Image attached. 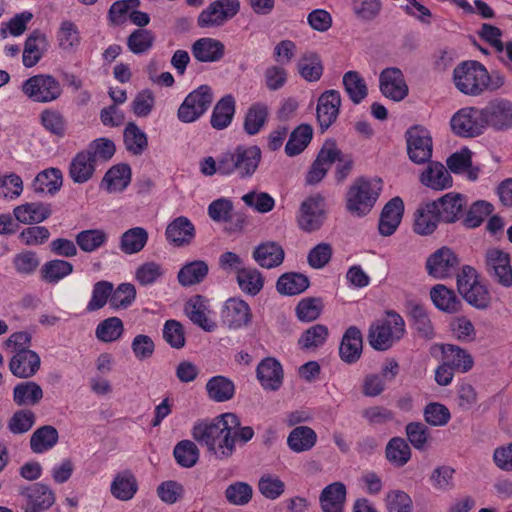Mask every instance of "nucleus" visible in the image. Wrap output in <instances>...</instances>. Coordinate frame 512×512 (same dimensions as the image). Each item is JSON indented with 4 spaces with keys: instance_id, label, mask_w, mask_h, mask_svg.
<instances>
[{
    "instance_id": "obj_1",
    "label": "nucleus",
    "mask_w": 512,
    "mask_h": 512,
    "mask_svg": "<svg viewBox=\"0 0 512 512\" xmlns=\"http://www.w3.org/2000/svg\"><path fill=\"white\" fill-rule=\"evenodd\" d=\"M240 425L239 417L234 413L218 415L211 421H198L192 428V437L215 459L223 461L235 452L234 430Z\"/></svg>"
},
{
    "instance_id": "obj_2",
    "label": "nucleus",
    "mask_w": 512,
    "mask_h": 512,
    "mask_svg": "<svg viewBox=\"0 0 512 512\" xmlns=\"http://www.w3.org/2000/svg\"><path fill=\"white\" fill-rule=\"evenodd\" d=\"M453 83L461 93L476 97L500 89L505 77L498 71L489 73L478 61H463L453 70Z\"/></svg>"
},
{
    "instance_id": "obj_3",
    "label": "nucleus",
    "mask_w": 512,
    "mask_h": 512,
    "mask_svg": "<svg viewBox=\"0 0 512 512\" xmlns=\"http://www.w3.org/2000/svg\"><path fill=\"white\" fill-rule=\"evenodd\" d=\"M262 159V151L257 145H238L233 150L220 155V175H236L240 179L251 178Z\"/></svg>"
},
{
    "instance_id": "obj_4",
    "label": "nucleus",
    "mask_w": 512,
    "mask_h": 512,
    "mask_svg": "<svg viewBox=\"0 0 512 512\" xmlns=\"http://www.w3.org/2000/svg\"><path fill=\"white\" fill-rule=\"evenodd\" d=\"M381 189L382 181L379 178L359 177L355 179L346 195L347 210L353 215H366L375 205Z\"/></svg>"
},
{
    "instance_id": "obj_5",
    "label": "nucleus",
    "mask_w": 512,
    "mask_h": 512,
    "mask_svg": "<svg viewBox=\"0 0 512 512\" xmlns=\"http://www.w3.org/2000/svg\"><path fill=\"white\" fill-rule=\"evenodd\" d=\"M405 334L403 317L393 310L386 312V317L371 325L368 334L369 344L378 351H386Z\"/></svg>"
},
{
    "instance_id": "obj_6",
    "label": "nucleus",
    "mask_w": 512,
    "mask_h": 512,
    "mask_svg": "<svg viewBox=\"0 0 512 512\" xmlns=\"http://www.w3.org/2000/svg\"><path fill=\"white\" fill-rule=\"evenodd\" d=\"M23 94L32 102L50 103L62 95L60 82L49 74L34 75L22 83Z\"/></svg>"
},
{
    "instance_id": "obj_7",
    "label": "nucleus",
    "mask_w": 512,
    "mask_h": 512,
    "mask_svg": "<svg viewBox=\"0 0 512 512\" xmlns=\"http://www.w3.org/2000/svg\"><path fill=\"white\" fill-rule=\"evenodd\" d=\"M212 102L213 92L211 87L201 85L186 96L178 109V119L183 123H192L209 109Z\"/></svg>"
},
{
    "instance_id": "obj_8",
    "label": "nucleus",
    "mask_w": 512,
    "mask_h": 512,
    "mask_svg": "<svg viewBox=\"0 0 512 512\" xmlns=\"http://www.w3.org/2000/svg\"><path fill=\"white\" fill-rule=\"evenodd\" d=\"M484 269L487 275L499 285L512 287L510 256L499 248H489L484 254Z\"/></svg>"
},
{
    "instance_id": "obj_9",
    "label": "nucleus",
    "mask_w": 512,
    "mask_h": 512,
    "mask_svg": "<svg viewBox=\"0 0 512 512\" xmlns=\"http://www.w3.org/2000/svg\"><path fill=\"white\" fill-rule=\"evenodd\" d=\"M24 512H45L55 503V493L43 483H33L18 487Z\"/></svg>"
},
{
    "instance_id": "obj_10",
    "label": "nucleus",
    "mask_w": 512,
    "mask_h": 512,
    "mask_svg": "<svg viewBox=\"0 0 512 512\" xmlns=\"http://www.w3.org/2000/svg\"><path fill=\"white\" fill-rule=\"evenodd\" d=\"M452 131L460 137H476L486 127L483 109L466 107L456 112L450 121Z\"/></svg>"
},
{
    "instance_id": "obj_11",
    "label": "nucleus",
    "mask_w": 512,
    "mask_h": 512,
    "mask_svg": "<svg viewBox=\"0 0 512 512\" xmlns=\"http://www.w3.org/2000/svg\"><path fill=\"white\" fill-rule=\"evenodd\" d=\"M407 153L409 159L415 164L429 162L432 157V137L423 126L415 125L406 133Z\"/></svg>"
},
{
    "instance_id": "obj_12",
    "label": "nucleus",
    "mask_w": 512,
    "mask_h": 512,
    "mask_svg": "<svg viewBox=\"0 0 512 512\" xmlns=\"http://www.w3.org/2000/svg\"><path fill=\"white\" fill-rule=\"evenodd\" d=\"M240 8L238 0H216L198 16V26L208 28L220 26L235 16Z\"/></svg>"
},
{
    "instance_id": "obj_13",
    "label": "nucleus",
    "mask_w": 512,
    "mask_h": 512,
    "mask_svg": "<svg viewBox=\"0 0 512 512\" xmlns=\"http://www.w3.org/2000/svg\"><path fill=\"white\" fill-rule=\"evenodd\" d=\"M460 260L448 247H442L426 260L427 273L436 279H445L456 274Z\"/></svg>"
},
{
    "instance_id": "obj_14",
    "label": "nucleus",
    "mask_w": 512,
    "mask_h": 512,
    "mask_svg": "<svg viewBox=\"0 0 512 512\" xmlns=\"http://www.w3.org/2000/svg\"><path fill=\"white\" fill-rule=\"evenodd\" d=\"M324 198L317 194L307 198L300 207L298 224L306 232L318 230L325 219Z\"/></svg>"
},
{
    "instance_id": "obj_15",
    "label": "nucleus",
    "mask_w": 512,
    "mask_h": 512,
    "mask_svg": "<svg viewBox=\"0 0 512 512\" xmlns=\"http://www.w3.org/2000/svg\"><path fill=\"white\" fill-rule=\"evenodd\" d=\"M341 107L340 92L324 91L317 100L316 117L321 132H325L337 119Z\"/></svg>"
},
{
    "instance_id": "obj_16",
    "label": "nucleus",
    "mask_w": 512,
    "mask_h": 512,
    "mask_svg": "<svg viewBox=\"0 0 512 512\" xmlns=\"http://www.w3.org/2000/svg\"><path fill=\"white\" fill-rule=\"evenodd\" d=\"M486 126L496 131H506L512 128V101L498 98L490 101L483 108Z\"/></svg>"
},
{
    "instance_id": "obj_17",
    "label": "nucleus",
    "mask_w": 512,
    "mask_h": 512,
    "mask_svg": "<svg viewBox=\"0 0 512 512\" xmlns=\"http://www.w3.org/2000/svg\"><path fill=\"white\" fill-rule=\"evenodd\" d=\"M337 156L338 148L335 141H326L306 175V183L310 185L319 183L325 177L332 164L336 162Z\"/></svg>"
},
{
    "instance_id": "obj_18",
    "label": "nucleus",
    "mask_w": 512,
    "mask_h": 512,
    "mask_svg": "<svg viewBox=\"0 0 512 512\" xmlns=\"http://www.w3.org/2000/svg\"><path fill=\"white\" fill-rule=\"evenodd\" d=\"M380 91L393 101H401L408 95V86L403 73L396 67L384 69L379 76Z\"/></svg>"
},
{
    "instance_id": "obj_19",
    "label": "nucleus",
    "mask_w": 512,
    "mask_h": 512,
    "mask_svg": "<svg viewBox=\"0 0 512 512\" xmlns=\"http://www.w3.org/2000/svg\"><path fill=\"white\" fill-rule=\"evenodd\" d=\"M256 376L265 390L277 391L282 386L284 372L277 359L267 357L258 364Z\"/></svg>"
},
{
    "instance_id": "obj_20",
    "label": "nucleus",
    "mask_w": 512,
    "mask_h": 512,
    "mask_svg": "<svg viewBox=\"0 0 512 512\" xmlns=\"http://www.w3.org/2000/svg\"><path fill=\"white\" fill-rule=\"evenodd\" d=\"M223 321L232 329H238L250 324L251 309L247 302L240 298H229L222 311Z\"/></svg>"
},
{
    "instance_id": "obj_21",
    "label": "nucleus",
    "mask_w": 512,
    "mask_h": 512,
    "mask_svg": "<svg viewBox=\"0 0 512 512\" xmlns=\"http://www.w3.org/2000/svg\"><path fill=\"white\" fill-rule=\"evenodd\" d=\"M195 234L194 224L185 216H179L172 220L165 230L166 240L176 247L191 244Z\"/></svg>"
},
{
    "instance_id": "obj_22",
    "label": "nucleus",
    "mask_w": 512,
    "mask_h": 512,
    "mask_svg": "<svg viewBox=\"0 0 512 512\" xmlns=\"http://www.w3.org/2000/svg\"><path fill=\"white\" fill-rule=\"evenodd\" d=\"M436 204L438 217L445 223H453L463 215V209L466 205V200L463 195L459 193H447L439 199L432 201Z\"/></svg>"
},
{
    "instance_id": "obj_23",
    "label": "nucleus",
    "mask_w": 512,
    "mask_h": 512,
    "mask_svg": "<svg viewBox=\"0 0 512 512\" xmlns=\"http://www.w3.org/2000/svg\"><path fill=\"white\" fill-rule=\"evenodd\" d=\"M40 357L32 350L17 351L11 358L9 369L11 373L18 378H30L36 374L40 368Z\"/></svg>"
},
{
    "instance_id": "obj_24",
    "label": "nucleus",
    "mask_w": 512,
    "mask_h": 512,
    "mask_svg": "<svg viewBox=\"0 0 512 512\" xmlns=\"http://www.w3.org/2000/svg\"><path fill=\"white\" fill-rule=\"evenodd\" d=\"M252 258L262 268L273 269L280 266L285 258L284 249L274 241L257 245L252 252Z\"/></svg>"
},
{
    "instance_id": "obj_25",
    "label": "nucleus",
    "mask_w": 512,
    "mask_h": 512,
    "mask_svg": "<svg viewBox=\"0 0 512 512\" xmlns=\"http://www.w3.org/2000/svg\"><path fill=\"white\" fill-rule=\"evenodd\" d=\"M404 212V203L400 197H394L384 206L378 229L381 235L390 236L398 228Z\"/></svg>"
},
{
    "instance_id": "obj_26",
    "label": "nucleus",
    "mask_w": 512,
    "mask_h": 512,
    "mask_svg": "<svg viewBox=\"0 0 512 512\" xmlns=\"http://www.w3.org/2000/svg\"><path fill=\"white\" fill-rule=\"evenodd\" d=\"M192 55L199 62L211 63L221 60L225 53L224 44L213 38H200L191 47Z\"/></svg>"
},
{
    "instance_id": "obj_27",
    "label": "nucleus",
    "mask_w": 512,
    "mask_h": 512,
    "mask_svg": "<svg viewBox=\"0 0 512 512\" xmlns=\"http://www.w3.org/2000/svg\"><path fill=\"white\" fill-rule=\"evenodd\" d=\"M13 214L20 223L31 225L39 224L48 219L52 210L50 204L31 202L15 207Z\"/></svg>"
},
{
    "instance_id": "obj_28",
    "label": "nucleus",
    "mask_w": 512,
    "mask_h": 512,
    "mask_svg": "<svg viewBox=\"0 0 512 512\" xmlns=\"http://www.w3.org/2000/svg\"><path fill=\"white\" fill-rule=\"evenodd\" d=\"M95 166V159L89 155V152L82 150L71 160L69 165V176L74 183H86L93 177Z\"/></svg>"
},
{
    "instance_id": "obj_29",
    "label": "nucleus",
    "mask_w": 512,
    "mask_h": 512,
    "mask_svg": "<svg viewBox=\"0 0 512 512\" xmlns=\"http://www.w3.org/2000/svg\"><path fill=\"white\" fill-rule=\"evenodd\" d=\"M420 182L433 190L440 191L451 187L452 177L442 163L429 162L420 175Z\"/></svg>"
},
{
    "instance_id": "obj_30",
    "label": "nucleus",
    "mask_w": 512,
    "mask_h": 512,
    "mask_svg": "<svg viewBox=\"0 0 512 512\" xmlns=\"http://www.w3.org/2000/svg\"><path fill=\"white\" fill-rule=\"evenodd\" d=\"M48 48V40L39 30L33 31L26 39L23 50V65L27 68L35 66Z\"/></svg>"
},
{
    "instance_id": "obj_31",
    "label": "nucleus",
    "mask_w": 512,
    "mask_h": 512,
    "mask_svg": "<svg viewBox=\"0 0 512 512\" xmlns=\"http://www.w3.org/2000/svg\"><path fill=\"white\" fill-rule=\"evenodd\" d=\"M362 352V335L360 330L355 327L351 326L349 327L342 338L340 347H339V354L341 359L348 363H354L356 362Z\"/></svg>"
},
{
    "instance_id": "obj_32",
    "label": "nucleus",
    "mask_w": 512,
    "mask_h": 512,
    "mask_svg": "<svg viewBox=\"0 0 512 512\" xmlns=\"http://www.w3.org/2000/svg\"><path fill=\"white\" fill-rule=\"evenodd\" d=\"M437 211L432 201L420 206L415 212L414 231L419 235L432 234L441 221Z\"/></svg>"
},
{
    "instance_id": "obj_33",
    "label": "nucleus",
    "mask_w": 512,
    "mask_h": 512,
    "mask_svg": "<svg viewBox=\"0 0 512 512\" xmlns=\"http://www.w3.org/2000/svg\"><path fill=\"white\" fill-rule=\"evenodd\" d=\"M207 300L201 295H195L185 304V313L189 319L207 332L216 328V324L206 316Z\"/></svg>"
},
{
    "instance_id": "obj_34",
    "label": "nucleus",
    "mask_w": 512,
    "mask_h": 512,
    "mask_svg": "<svg viewBox=\"0 0 512 512\" xmlns=\"http://www.w3.org/2000/svg\"><path fill=\"white\" fill-rule=\"evenodd\" d=\"M346 497V487L341 482H334L326 486L320 495V504L323 512H343Z\"/></svg>"
},
{
    "instance_id": "obj_35",
    "label": "nucleus",
    "mask_w": 512,
    "mask_h": 512,
    "mask_svg": "<svg viewBox=\"0 0 512 512\" xmlns=\"http://www.w3.org/2000/svg\"><path fill=\"white\" fill-rule=\"evenodd\" d=\"M130 181V166L128 164H117L105 173L101 184L109 193H115L123 191Z\"/></svg>"
},
{
    "instance_id": "obj_36",
    "label": "nucleus",
    "mask_w": 512,
    "mask_h": 512,
    "mask_svg": "<svg viewBox=\"0 0 512 512\" xmlns=\"http://www.w3.org/2000/svg\"><path fill=\"white\" fill-rule=\"evenodd\" d=\"M235 114V99L228 94L222 97L214 106L210 123L214 129L222 130L227 128Z\"/></svg>"
},
{
    "instance_id": "obj_37",
    "label": "nucleus",
    "mask_w": 512,
    "mask_h": 512,
    "mask_svg": "<svg viewBox=\"0 0 512 512\" xmlns=\"http://www.w3.org/2000/svg\"><path fill=\"white\" fill-rule=\"evenodd\" d=\"M63 176L58 168H48L37 174L32 188L36 193H48L54 195L62 186Z\"/></svg>"
},
{
    "instance_id": "obj_38",
    "label": "nucleus",
    "mask_w": 512,
    "mask_h": 512,
    "mask_svg": "<svg viewBox=\"0 0 512 512\" xmlns=\"http://www.w3.org/2000/svg\"><path fill=\"white\" fill-rule=\"evenodd\" d=\"M441 348L444 361L456 371L465 373L472 369L473 358L465 349L453 344H444Z\"/></svg>"
},
{
    "instance_id": "obj_39",
    "label": "nucleus",
    "mask_w": 512,
    "mask_h": 512,
    "mask_svg": "<svg viewBox=\"0 0 512 512\" xmlns=\"http://www.w3.org/2000/svg\"><path fill=\"white\" fill-rule=\"evenodd\" d=\"M43 398V390L34 381L17 384L13 389V401L18 406H35Z\"/></svg>"
},
{
    "instance_id": "obj_40",
    "label": "nucleus",
    "mask_w": 512,
    "mask_h": 512,
    "mask_svg": "<svg viewBox=\"0 0 512 512\" xmlns=\"http://www.w3.org/2000/svg\"><path fill=\"white\" fill-rule=\"evenodd\" d=\"M317 441L315 431L308 426L295 427L287 438L289 448L296 453H301L312 449Z\"/></svg>"
},
{
    "instance_id": "obj_41",
    "label": "nucleus",
    "mask_w": 512,
    "mask_h": 512,
    "mask_svg": "<svg viewBox=\"0 0 512 512\" xmlns=\"http://www.w3.org/2000/svg\"><path fill=\"white\" fill-rule=\"evenodd\" d=\"M309 287V279L301 273L288 272L281 275L276 289L281 295L293 296L304 292Z\"/></svg>"
},
{
    "instance_id": "obj_42",
    "label": "nucleus",
    "mask_w": 512,
    "mask_h": 512,
    "mask_svg": "<svg viewBox=\"0 0 512 512\" xmlns=\"http://www.w3.org/2000/svg\"><path fill=\"white\" fill-rule=\"evenodd\" d=\"M236 280L239 288L250 296L257 295L264 286L262 273L254 267H244L238 270Z\"/></svg>"
},
{
    "instance_id": "obj_43",
    "label": "nucleus",
    "mask_w": 512,
    "mask_h": 512,
    "mask_svg": "<svg viewBox=\"0 0 512 512\" xmlns=\"http://www.w3.org/2000/svg\"><path fill=\"white\" fill-rule=\"evenodd\" d=\"M148 241V232L143 227H134L125 231L120 237V250L132 255L140 252Z\"/></svg>"
},
{
    "instance_id": "obj_44",
    "label": "nucleus",
    "mask_w": 512,
    "mask_h": 512,
    "mask_svg": "<svg viewBox=\"0 0 512 512\" xmlns=\"http://www.w3.org/2000/svg\"><path fill=\"white\" fill-rule=\"evenodd\" d=\"M59 439L57 429L51 425H44L36 429L30 438V448L34 453H43L53 448Z\"/></svg>"
},
{
    "instance_id": "obj_45",
    "label": "nucleus",
    "mask_w": 512,
    "mask_h": 512,
    "mask_svg": "<svg viewBox=\"0 0 512 512\" xmlns=\"http://www.w3.org/2000/svg\"><path fill=\"white\" fill-rule=\"evenodd\" d=\"M342 83L345 92L354 104H360L368 95L364 78L357 71H348L343 75Z\"/></svg>"
},
{
    "instance_id": "obj_46",
    "label": "nucleus",
    "mask_w": 512,
    "mask_h": 512,
    "mask_svg": "<svg viewBox=\"0 0 512 512\" xmlns=\"http://www.w3.org/2000/svg\"><path fill=\"white\" fill-rule=\"evenodd\" d=\"M385 456L393 466L403 467L411 458V448L403 438L393 437L386 445Z\"/></svg>"
},
{
    "instance_id": "obj_47",
    "label": "nucleus",
    "mask_w": 512,
    "mask_h": 512,
    "mask_svg": "<svg viewBox=\"0 0 512 512\" xmlns=\"http://www.w3.org/2000/svg\"><path fill=\"white\" fill-rule=\"evenodd\" d=\"M208 271L209 268L205 261H192L179 270L178 282L184 287L198 284L206 278Z\"/></svg>"
},
{
    "instance_id": "obj_48",
    "label": "nucleus",
    "mask_w": 512,
    "mask_h": 512,
    "mask_svg": "<svg viewBox=\"0 0 512 512\" xmlns=\"http://www.w3.org/2000/svg\"><path fill=\"white\" fill-rule=\"evenodd\" d=\"M430 298L441 311L455 313L458 310L459 300L456 294L443 284H437L431 288Z\"/></svg>"
},
{
    "instance_id": "obj_49",
    "label": "nucleus",
    "mask_w": 512,
    "mask_h": 512,
    "mask_svg": "<svg viewBox=\"0 0 512 512\" xmlns=\"http://www.w3.org/2000/svg\"><path fill=\"white\" fill-rule=\"evenodd\" d=\"M297 69L301 77L308 82L318 81L323 73L321 59L314 52L304 53L297 63Z\"/></svg>"
},
{
    "instance_id": "obj_50",
    "label": "nucleus",
    "mask_w": 512,
    "mask_h": 512,
    "mask_svg": "<svg viewBox=\"0 0 512 512\" xmlns=\"http://www.w3.org/2000/svg\"><path fill=\"white\" fill-rule=\"evenodd\" d=\"M126 149L133 155H141L148 147V139L134 122H129L123 133Z\"/></svg>"
},
{
    "instance_id": "obj_51",
    "label": "nucleus",
    "mask_w": 512,
    "mask_h": 512,
    "mask_svg": "<svg viewBox=\"0 0 512 512\" xmlns=\"http://www.w3.org/2000/svg\"><path fill=\"white\" fill-rule=\"evenodd\" d=\"M206 390L210 399L216 402H225L234 396L235 387L228 378L214 376L208 380Z\"/></svg>"
},
{
    "instance_id": "obj_52",
    "label": "nucleus",
    "mask_w": 512,
    "mask_h": 512,
    "mask_svg": "<svg viewBox=\"0 0 512 512\" xmlns=\"http://www.w3.org/2000/svg\"><path fill=\"white\" fill-rule=\"evenodd\" d=\"M313 135V129L308 124H301L290 134L289 140L285 145V153L288 156L300 154L310 143Z\"/></svg>"
},
{
    "instance_id": "obj_53",
    "label": "nucleus",
    "mask_w": 512,
    "mask_h": 512,
    "mask_svg": "<svg viewBox=\"0 0 512 512\" xmlns=\"http://www.w3.org/2000/svg\"><path fill=\"white\" fill-rule=\"evenodd\" d=\"M73 272V265L61 259L46 262L41 268L42 280L46 283H58Z\"/></svg>"
},
{
    "instance_id": "obj_54",
    "label": "nucleus",
    "mask_w": 512,
    "mask_h": 512,
    "mask_svg": "<svg viewBox=\"0 0 512 512\" xmlns=\"http://www.w3.org/2000/svg\"><path fill=\"white\" fill-rule=\"evenodd\" d=\"M268 117V107L266 104L257 102L252 104L247 110L244 119V130L249 135L257 134L265 125Z\"/></svg>"
},
{
    "instance_id": "obj_55",
    "label": "nucleus",
    "mask_w": 512,
    "mask_h": 512,
    "mask_svg": "<svg viewBox=\"0 0 512 512\" xmlns=\"http://www.w3.org/2000/svg\"><path fill=\"white\" fill-rule=\"evenodd\" d=\"M137 481L135 477L130 473L118 474L112 484L111 493L112 495L122 501H128L133 498L137 492Z\"/></svg>"
},
{
    "instance_id": "obj_56",
    "label": "nucleus",
    "mask_w": 512,
    "mask_h": 512,
    "mask_svg": "<svg viewBox=\"0 0 512 512\" xmlns=\"http://www.w3.org/2000/svg\"><path fill=\"white\" fill-rule=\"evenodd\" d=\"M328 334V328L325 325H313L302 333L298 339V345L303 350H315L326 342Z\"/></svg>"
},
{
    "instance_id": "obj_57",
    "label": "nucleus",
    "mask_w": 512,
    "mask_h": 512,
    "mask_svg": "<svg viewBox=\"0 0 512 512\" xmlns=\"http://www.w3.org/2000/svg\"><path fill=\"white\" fill-rule=\"evenodd\" d=\"M155 42V35L145 28L134 30L127 38L128 49L136 55L148 52Z\"/></svg>"
},
{
    "instance_id": "obj_58",
    "label": "nucleus",
    "mask_w": 512,
    "mask_h": 512,
    "mask_svg": "<svg viewBox=\"0 0 512 512\" xmlns=\"http://www.w3.org/2000/svg\"><path fill=\"white\" fill-rule=\"evenodd\" d=\"M410 315L413 319V326L420 337L427 340L434 338V327L423 305L414 304L410 310Z\"/></svg>"
},
{
    "instance_id": "obj_59",
    "label": "nucleus",
    "mask_w": 512,
    "mask_h": 512,
    "mask_svg": "<svg viewBox=\"0 0 512 512\" xmlns=\"http://www.w3.org/2000/svg\"><path fill=\"white\" fill-rule=\"evenodd\" d=\"M75 240L82 251L91 253L105 244L107 234L100 229L83 230L76 235Z\"/></svg>"
},
{
    "instance_id": "obj_60",
    "label": "nucleus",
    "mask_w": 512,
    "mask_h": 512,
    "mask_svg": "<svg viewBox=\"0 0 512 512\" xmlns=\"http://www.w3.org/2000/svg\"><path fill=\"white\" fill-rule=\"evenodd\" d=\"M57 40L63 51H75L81 40L77 26L71 21H63L57 34Z\"/></svg>"
},
{
    "instance_id": "obj_61",
    "label": "nucleus",
    "mask_w": 512,
    "mask_h": 512,
    "mask_svg": "<svg viewBox=\"0 0 512 512\" xmlns=\"http://www.w3.org/2000/svg\"><path fill=\"white\" fill-rule=\"evenodd\" d=\"M463 299L479 310H486L491 305V295L486 285L478 282L471 286L463 293H461Z\"/></svg>"
},
{
    "instance_id": "obj_62",
    "label": "nucleus",
    "mask_w": 512,
    "mask_h": 512,
    "mask_svg": "<svg viewBox=\"0 0 512 512\" xmlns=\"http://www.w3.org/2000/svg\"><path fill=\"white\" fill-rule=\"evenodd\" d=\"M174 457L182 467H193L199 458V449L191 440H182L176 444L173 451Z\"/></svg>"
},
{
    "instance_id": "obj_63",
    "label": "nucleus",
    "mask_w": 512,
    "mask_h": 512,
    "mask_svg": "<svg viewBox=\"0 0 512 512\" xmlns=\"http://www.w3.org/2000/svg\"><path fill=\"white\" fill-rule=\"evenodd\" d=\"M113 294V284L109 281L101 280L94 284L92 296L86 306L88 312H94L102 309Z\"/></svg>"
},
{
    "instance_id": "obj_64",
    "label": "nucleus",
    "mask_w": 512,
    "mask_h": 512,
    "mask_svg": "<svg viewBox=\"0 0 512 512\" xmlns=\"http://www.w3.org/2000/svg\"><path fill=\"white\" fill-rule=\"evenodd\" d=\"M123 322L118 317H110L101 321L96 328V336L104 342L117 340L123 333Z\"/></svg>"
}]
</instances>
